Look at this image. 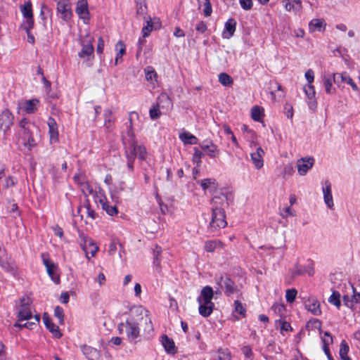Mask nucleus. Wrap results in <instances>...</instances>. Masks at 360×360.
<instances>
[{
    "label": "nucleus",
    "instance_id": "obj_1",
    "mask_svg": "<svg viewBox=\"0 0 360 360\" xmlns=\"http://www.w3.org/2000/svg\"><path fill=\"white\" fill-rule=\"evenodd\" d=\"M226 199V195H221V196H214L211 200L212 216L208 226L211 231H217L227 226L225 211L222 207H219V205H221Z\"/></svg>",
    "mask_w": 360,
    "mask_h": 360
},
{
    "label": "nucleus",
    "instance_id": "obj_2",
    "mask_svg": "<svg viewBox=\"0 0 360 360\" xmlns=\"http://www.w3.org/2000/svg\"><path fill=\"white\" fill-rule=\"evenodd\" d=\"M117 328L120 334H122L124 330L127 340L129 342L136 344L140 340V329L139 323L134 318L131 317L127 319L124 323H120L118 325Z\"/></svg>",
    "mask_w": 360,
    "mask_h": 360
},
{
    "label": "nucleus",
    "instance_id": "obj_3",
    "mask_svg": "<svg viewBox=\"0 0 360 360\" xmlns=\"http://www.w3.org/2000/svg\"><path fill=\"white\" fill-rule=\"evenodd\" d=\"M214 280L217 286L219 287L226 297L240 293L238 286L229 275H216Z\"/></svg>",
    "mask_w": 360,
    "mask_h": 360
},
{
    "label": "nucleus",
    "instance_id": "obj_4",
    "mask_svg": "<svg viewBox=\"0 0 360 360\" xmlns=\"http://www.w3.org/2000/svg\"><path fill=\"white\" fill-rule=\"evenodd\" d=\"M85 37L86 39H83L81 41L82 48L81 51L78 53V56L84 60L88 62L94 58V48L93 46V42L94 39L93 37L90 36L89 34H86Z\"/></svg>",
    "mask_w": 360,
    "mask_h": 360
},
{
    "label": "nucleus",
    "instance_id": "obj_5",
    "mask_svg": "<svg viewBox=\"0 0 360 360\" xmlns=\"http://www.w3.org/2000/svg\"><path fill=\"white\" fill-rule=\"evenodd\" d=\"M20 305L18 312V321L31 319L32 318V314L30 307L32 303L31 300L29 297H23L20 300Z\"/></svg>",
    "mask_w": 360,
    "mask_h": 360
},
{
    "label": "nucleus",
    "instance_id": "obj_6",
    "mask_svg": "<svg viewBox=\"0 0 360 360\" xmlns=\"http://www.w3.org/2000/svg\"><path fill=\"white\" fill-rule=\"evenodd\" d=\"M333 83L336 84L340 88H344L342 85L343 83L345 84H349L351 86L354 91L358 90L357 85L354 83L353 79L349 77V75L346 73H334L333 74Z\"/></svg>",
    "mask_w": 360,
    "mask_h": 360
},
{
    "label": "nucleus",
    "instance_id": "obj_7",
    "mask_svg": "<svg viewBox=\"0 0 360 360\" xmlns=\"http://www.w3.org/2000/svg\"><path fill=\"white\" fill-rule=\"evenodd\" d=\"M131 313H136L138 315H141V320L143 321L145 323L144 330L147 333H150L153 330V327L152 324L151 319L149 316V311L143 308L141 306H139L134 309L131 310Z\"/></svg>",
    "mask_w": 360,
    "mask_h": 360
},
{
    "label": "nucleus",
    "instance_id": "obj_8",
    "mask_svg": "<svg viewBox=\"0 0 360 360\" xmlns=\"http://www.w3.org/2000/svg\"><path fill=\"white\" fill-rule=\"evenodd\" d=\"M57 11L64 21H69L72 16L71 6L69 0H60L57 4Z\"/></svg>",
    "mask_w": 360,
    "mask_h": 360
},
{
    "label": "nucleus",
    "instance_id": "obj_9",
    "mask_svg": "<svg viewBox=\"0 0 360 360\" xmlns=\"http://www.w3.org/2000/svg\"><path fill=\"white\" fill-rule=\"evenodd\" d=\"M14 116L12 112L6 109L0 114V129L4 132L10 129L13 123Z\"/></svg>",
    "mask_w": 360,
    "mask_h": 360
},
{
    "label": "nucleus",
    "instance_id": "obj_10",
    "mask_svg": "<svg viewBox=\"0 0 360 360\" xmlns=\"http://www.w3.org/2000/svg\"><path fill=\"white\" fill-rule=\"evenodd\" d=\"M200 147L210 158H215L219 156L220 150L217 146L211 141H205L200 144Z\"/></svg>",
    "mask_w": 360,
    "mask_h": 360
},
{
    "label": "nucleus",
    "instance_id": "obj_11",
    "mask_svg": "<svg viewBox=\"0 0 360 360\" xmlns=\"http://www.w3.org/2000/svg\"><path fill=\"white\" fill-rule=\"evenodd\" d=\"M304 274H307L309 276H311L314 274V264L313 262L311 261L309 264L307 266H302L297 263L295 264L294 269L292 271V277H295L297 276H301Z\"/></svg>",
    "mask_w": 360,
    "mask_h": 360
},
{
    "label": "nucleus",
    "instance_id": "obj_12",
    "mask_svg": "<svg viewBox=\"0 0 360 360\" xmlns=\"http://www.w3.org/2000/svg\"><path fill=\"white\" fill-rule=\"evenodd\" d=\"M75 11L84 23L89 20V12L86 0H78Z\"/></svg>",
    "mask_w": 360,
    "mask_h": 360
},
{
    "label": "nucleus",
    "instance_id": "obj_13",
    "mask_svg": "<svg viewBox=\"0 0 360 360\" xmlns=\"http://www.w3.org/2000/svg\"><path fill=\"white\" fill-rule=\"evenodd\" d=\"M214 296V290L210 286H205L200 292V295L198 297L197 300L199 304L202 302H206V304H214L212 302V300Z\"/></svg>",
    "mask_w": 360,
    "mask_h": 360
},
{
    "label": "nucleus",
    "instance_id": "obj_14",
    "mask_svg": "<svg viewBox=\"0 0 360 360\" xmlns=\"http://www.w3.org/2000/svg\"><path fill=\"white\" fill-rule=\"evenodd\" d=\"M82 250L85 252L86 257L89 259V254L94 257L98 250L94 242L91 238H84L83 242L81 244Z\"/></svg>",
    "mask_w": 360,
    "mask_h": 360
},
{
    "label": "nucleus",
    "instance_id": "obj_15",
    "mask_svg": "<svg viewBox=\"0 0 360 360\" xmlns=\"http://www.w3.org/2000/svg\"><path fill=\"white\" fill-rule=\"evenodd\" d=\"M314 163V159L313 158H309L307 160L301 158L297 161L298 173L302 176L305 175L308 170L313 167Z\"/></svg>",
    "mask_w": 360,
    "mask_h": 360
},
{
    "label": "nucleus",
    "instance_id": "obj_16",
    "mask_svg": "<svg viewBox=\"0 0 360 360\" xmlns=\"http://www.w3.org/2000/svg\"><path fill=\"white\" fill-rule=\"evenodd\" d=\"M163 101H165L169 104L171 103V101L169 100L168 96H162L161 97H159L158 102L155 105H153L149 111L150 117L152 120H155L160 117L161 112L160 110V103Z\"/></svg>",
    "mask_w": 360,
    "mask_h": 360
},
{
    "label": "nucleus",
    "instance_id": "obj_17",
    "mask_svg": "<svg viewBox=\"0 0 360 360\" xmlns=\"http://www.w3.org/2000/svg\"><path fill=\"white\" fill-rule=\"evenodd\" d=\"M305 308L314 316H319L321 314L320 309V302L314 297L309 298L304 302Z\"/></svg>",
    "mask_w": 360,
    "mask_h": 360
},
{
    "label": "nucleus",
    "instance_id": "obj_18",
    "mask_svg": "<svg viewBox=\"0 0 360 360\" xmlns=\"http://www.w3.org/2000/svg\"><path fill=\"white\" fill-rule=\"evenodd\" d=\"M43 321L46 328L53 334L55 338H59L62 336L58 326L52 323L46 313L43 315Z\"/></svg>",
    "mask_w": 360,
    "mask_h": 360
},
{
    "label": "nucleus",
    "instance_id": "obj_19",
    "mask_svg": "<svg viewBox=\"0 0 360 360\" xmlns=\"http://www.w3.org/2000/svg\"><path fill=\"white\" fill-rule=\"evenodd\" d=\"M236 21L233 18H229L225 23L224 29L222 32V37L224 39H230L236 31Z\"/></svg>",
    "mask_w": 360,
    "mask_h": 360
},
{
    "label": "nucleus",
    "instance_id": "obj_20",
    "mask_svg": "<svg viewBox=\"0 0 360 360\" xmlns=\"http://www.w3.org/2000/svg\"><path fill=\"white\" fill-rule=\"evenodd\" d=\"M264 151L261 147H258L256 151L251 153V160L256 169H261L264 165L263 156Z\"/></svg>",
    "mask_w": 360,
    "mask_h": 360
},
{
    "label": "nucleus",
    "instance_id": "obj_21",
    "mask_svg": "<svg viewBox=\"0 0 360 360\" xmlns=\"http://www.w3.org/2000/svg\"><path fill=\"white\" fill-rule=\"evenodd\" d=\"M0 266L8 272L14 273L13 265L8 261V257L4 249L0 247Z\"/></svg>",
    "mask_w": 360,
    "mask_h": 360
},
{
    "label": "nucleus",
    "instance_id": "obj_22",
    "mask_svg": "<svg viewBox=\"0 0 360 360\" xmlns=\"http://www.w3.org/2000/svg\"><path fill=\"white\" fill-rule=\"evenodd\" d=\"M37 129L36 128H27L22 131V138L24 141V145L29 147L30 149L32 147L36 145L35 140L33 138L32 133L33 130Z\"/></svg>",
    "mask_w": 360,
    "mask_h": 360
},
{
    "label": "nucleus",
    "instance_id": "obj_23",
    "mask_svg": "<svg viewBox=\"0 0 360 360\" xmlns=\"http://www.w3.org/2000/svg\"><path fill=\"white\" fill-rule=\"evenodd\" d=\"M324 202L329 208L334 205L331 192V184L328 181H326L325 186L323 188Z\"/></svg>",
    "mask_w": 360,
    "mask_h": 360
},
{
    "label": "nucleus",
    "instance_id": "obj_24",
    "mask_svg": "<svg viewBox=\"0 0 360 360\" xmlns=\"http://www.w3.org/2000/svg\"><path fill=\"white\" fill-rule=\"evenodd\" d=\"M162 345L167 354H174L176 353L177 349L175 347L174 342L167 335H163L162 336Z\"/></svg>",
    "mask_w": 360,
    "mask_h": 360
},
{
    "label": "nucleus",
    "instance_id": "obj_25",
    "mask_svg": "<svg viewBox=\"0 0 360 360\" xmlns=\"http://www.w3.org/2000/svg\"><path fill=\"white\" fill-rule=\"evenodd\" d=\"M81 351L89 360H96L98 358L99 352L90 346H81Z\"/></svg>",
    "mask_w": 360,
    "mask_h": 360
},
{
    "label": "nucleus",
    "instance_id": "obj_26",
    "mask_svg": "<svg viewBox=\"0 0 360 360\" xmlns=\"http://www.w3.org/2000/svg\"><path fill=\"white\" fill-rule=\"evenodd\" d=\"M48 125L51 141H57L58 139V131L56 120L53 117H49L48 120Z\"/></svg>",
    "mask_w": 360,
    "mask_h": 360
},
{
    "label": "nucleus",
    "instance_id": "obj_27",
    "mask_svg": "<svg viewBox=\"0 0 360 360\" xmlns=\"http://www.w3.org/2000/svg\"><path fill=\"white\" fill-rule=\"evenodd\" d=\"M158 23L153 22L150 17L146 19V25L142 28V37L146 38L149 36L150 33L154 30L157 29Z\"/></svg>",
    "mask_w": 360,
    "mask_h": 360
},
{
    "label": "nucleus",
    "instance_id": "obj_28",
    "mask_svg": "<svg viewBox=\"0 0 360 360\" xmlns=\"http://www.w3.org/2000/svg\"><path fill=\"white\" fill-rule=\"evenodd\" d=\"M333 75H324L323 77V83L325 91L328 94H333L335 92V89L333 86Z\"/></svg>",
    "mask_w": 360,
    "mask_h": 360
},
{
    "label": "nucleus",
    "instance_id": "obj_29",
    "mask_svg": "<svg viewBox=\"0 0 360 360\" xmlns=\"http://www.w3.org/2000/svg\"><path fill=\"white\" fill-rule=\"evenodd\" d=\"M304 91L305 92L307 97L311 101L309 103V105L310 108H312L316 105V102L313 101L315 98L316 94L314 86L312 84L305 85L304 87Z\"/></svg>",
    "mask_w": 360,
    "mask_h": 360
},
{
    "label": "nucleus",
    "instance_id": "obj_30",
    "mask_svg": "<svg viewBox=\"0 0 360 360\" xmlns=\"http://www.w3.org/2000/svg\"><path fill=\"white\" fill-rule=\"evenodd\" d=\"M1 181L3 189H6L11 186H14L18 182V180L15 177L12 176H6L4 172L3 176H1Z\"/></svg>",
    "mask_w": 360,
    "mask_h": 360
},
{
    "label": "nucleus",
    "instance_id": "obj_31",
    "mask_svg": "<svg viewBox=\"0 0 360 360\" xmlns=\"http://www.w3.org/2000/svg\"><path fill=\"white\" fill-rule=\"evenodd\" d=\"M179 139L184 144H197L198 139L189 132L185 131L179 135Z\"/></svg>",
    "mask_w": 360,
    "mask_h": 360
},
{
    "label": "nucleus",
    "instance_id": "obj_32",
    "mask_svg": "<svg viewBox=\"0 0 360 360\" xmlns=\"http://www.w3.org/2000/svg\"><path fill=\"white\" fill-rule=\"evenodd\" d=\"M129 148L126 150V158L127 161L134 162L136 157V141L129 142Z\"/></svg>",
    "mask_w": 360,
    "mask_h": 360
},
{
    "label": "nucleus",
    "instance_id": "obj_33",
    "mask_svg": "<svg viewBox=\"0 0 360 360\" xmlns=\"http://www.w3.org/2000/svg\"><path fill=\"white\" fill-rule=\"evenodd\" d=\"M39 104V100L34 98L25 101L24 108L27 113L32 114L37 111V105Z\"/></svg>",
    "mask_w": 360,
    "mask_h": 360
},
{
    "label": "nucleus",
    "instance_id": "obj_34",
    "mask_svg": "<svg viewBox=\"0 0 360 360\" xmlns=\"http://www.w3.org/2000/svg\"><path fill=\"white\" fill-rule=\"evenodd\" d=\"M199 304V313L201 316L207 317L212 313L214 304L210 305L208 304H206V302H202Z\"/></svg>",
    "mask_w": 360,
    "mask_h": 360
},
{
    "label": "nucleus",
    "instance_id": "obj_35",
    "mask_svg": "<svg viewBox=\"0 0 360 360\" xmlns=\"http://www.w3.org/2000/svg\"><path fill=\"white\" fill-rule=\"evenodd\" d=\"M20 11L25 18H34L32 4L30 1L25 2L22 6H21Z\"/></svg>",
    "mask_w": 360,
    "mask_h": 360
},
{
    "label": "nucleus",
    "instance_id": "obj_36",
    "mask_svg": "<svg viewBox=\"0 0 360 360\" xmlns=\"http://www.w3.org/2000/svg\"><path fill=\"white\" fill-rule=\"evenodd\" d=\"M323 25H326L323 20L313 19L309 24V29L311 32L321 31Z\"/></svg>",
    "mask_w": 360,
    "mask_h": 360
},
{
    "label": "nucleus",
    "instance_id": "obj_37",
    "mask_svg": "<svg viewBox=\"0 0 360 360\" xmlns=\"http://www.w3.org/2000/svg\"><path fill=\"white\" fill-rule=\"evenodd\" d=\"M349 351V347L347 342L345 340H342L340 345V356L342 360H351V359L347 356V354Z\"/></svg>",
    "mask_w": 360,
    "mask_h": 360
},
{
    "label": "nucleus",
    "instance_id": "obj_38",
    "mask_svg": "<svg viewBox=\"0 0 360 360\" xmlns=\"http://www.w3.org/2000/svg\"><path fill=\"white\" fill-rule=\"evenodd\" d=\"M218 248H222V243L220 240H207L205 243V250L207 252H213Z\"/></svg>",
    "mask_w": 360,
    "mask_h": 360
},
{
    "label": "nucleus",
    "instance_id": "obj_39",
    "mask_svg": "<svg viewBox=\"0 0 360 360\" xmlns=\"http://www.w3.org/2000/svg\"><path fill=\"white\" fill-rule=\"evenodd\" d=\"M100 203L102 205L103 210L109 215L113 216L117 214L118 211L115 205H110L107 201H104L103 200H100Z\"/></svg>",
    "mask_w": 360,
    "mask_h": 360
},
{
    "label": "nucleus",
    "instance_id": "obj_40",
    "mask_svg": "<svg viewBox=\"0 0 360 360\" xmlns=\"http://www.w3.org/2000/svg\"><path fill=\"white\" fill-rule=\"evenodd\" d=\"M328 302L339 309L341 306L340 292L337 290H333L332 295L328 298Z\"/></svg>",
    "mask_w": 360,
    "mask_h": 360
},
{
    "label": "nucleus",
    "instance_id": "obj_41",
    "mask_svg": "<svg viewBox=\"0 0 360 360\" xmlns=\"http://www.w3.org/2000/svg\"><path fill=\"white\" fill-rule=\"evenodd\" d=\"M219 82L225 86H229L233 83L232 77L226 72H221L219 75Z\"/></svg>",
    "mask_w": 360,
    "mask_h": 360
},
{
    "label": "nucleus",
    "instance_id": "obj_42",
    "mask_svg": "<svg viewBox=\"0 0 360 360\" xmlns=\"http://www.w3.org/2000/svg\"><path fill=\"white\" fill-rule=\"evenodd\" d=\"M306 328L309 330L317 329L319 333H321V322L317 319H312L309 320L306 325Z\"/></svg>",
    "mask_w": 360,
    "mask_h": 360
},
{
    "label": "nucleus",
    "instance_id": "obj_43",
    "mask_svg": "<svg viewBox=\"0 0 360 360\" xmlns=\"http://www.w3.org/2000/svg\"><path fill=\"white\" fill-rule=\"evenodd\" d=\"M262 116V112L261 108L259 106H254L251 110V117L254 121L259 122L261 121Z\"/></svg>",
    "mask_w": 360,
    "mask_h": 360
},
{
    "label": "nucleus",
    "instance_id": "obj_44",
    "mask_svg": "<svg viewBox=\"0 0 360 360\" xmlns=\"http://www.w3.org/2000/svg\"><path fill=\"white\" fill-rule=\"evenodd\" d=\"M34 18H25V20H23L20 25V27L25 32L31 31V30L34 27Z\"/></svg>",
    "mask_w": 360,
    "mask_h": 360
},
{
    "label": "nucleus",
    "instance_id": "obj_45",
    "mask_svg": "<svg viewBox=\"0 0 360 360\" xmlns=\"http://www.w3.org/2000/svg\"><path fill=\"white\" fill-rule=\"evenodd\" d=\"M136 154L140 160H145L147 154L146 149L143 146H138L136 141Z\"/></svg>",
    "mask_w": 360,
    "mask_h": 360
},
{
    "label": "nucleus",
    "instance_id": "obj_46",
    "mask_svg": "<svg viewBox=\"0 0 360 360\" xmlns=\"http://www.w3.org/2000/svg\"><path fill=\"white\" fill-rule=\"evenodd\" d=\"M194 153L193 155V161L199 166L201 164V159L204 157V153L200 150L198 148L195 147L193 148Z\"/></svg>",
    "mask_w": 360,
    "mask_h": 360
},
{
    "label": "nucleus",
    "instance_id": "obj_47",
    "mask_svg": "<svg viewBox=\"0 0 360 360\" xmlns=\"http://www.w3.org/2000/svg\"><path fill=\"white\" fill-rule=\"evenodd\" d=\"M231 352L228 349L220 348L218 350V360H231Z\"/></svg>",
    "mask_w": 360,
    "mask_h": 360
},
{
    "label": "nucleus",
    "instance_id": "obj_48",
    "mask_svg": "<svg viewBox=\"0 0 360 360\" xmlns=\"http://www.w3.org/2000/svg\"><path fill=\"white\" fill-rule=\"evenodd\" d=\"M146 79L147 81L152 82L154 79H156L158 75L155 70L152 67H147L145 69Z\"/></svg>",
    "mask_w": 360,
    "mask_h": 360
},
{
    "label": "nucleus",
    "instance_id": "obj_49",
    "mask_svg": "<svg viewBox=\"0 0 360 360\" xmlns=\"http://www.w3.org/2000/svg\"><path fill=\"white\" fill-rule=\"evenodd\" d=\"M344 304L348 307V308H353L354 307V302H357V299L356 297V295H354L352 297H350L349 295H344L342 297Z\"/></svg>",
    "mask_w": 360,
    "mask_h": 360
},
{
    "label": "nucleus",
    "instance_id": "obj_50",
    "mask_svg": "<svg viewBox=\"0 0 360 360\" xmlns=\"http://www.w3.org/2000/svg\"><path fill=\"white\" fill-rule=\"evenodd\" d=\"M297 291L295 288L288 289L285 293L286 301L289 303H292L295 301Z\"/></svg>",
    "mask_w": 360,
    "mask_h": 360
},
{
    "label": "nucleus",
    "instance_id": "obj_51",
    "mask_svg": "<svg viewBox=\"0 0 360 360\" xmlns=\"http://www.w3.org/2000/svg\"><path fill=\"white\" fill-rule=\"evenodd\" d=\"M104 117L105 125L108 129H110L112 127V124L114 122V120L112 119V111L109 109L105 110L104 112Z\"/></svg>",
    "mask_w": 360,
    "mask_h": 360
},
{
    "label": "nucleus",
    "instance_id": "obj_52",
    "mask_svg": "<svg viewBox=\"0 0 360 360\" xmlns=\"http://www.w3.org/2000/svg\"><path fill=\"white\" fill-rule=\"evenodd\" d=\"M241 351L245 356V359L247 360H252L254 354L252 352V348L249 345L243 346L241 348Z\"/></svg>",
    "mask_w": 360,
    "mask_h": 360
},
{
    "label": "nucleus",
    "instance_id": "obj_53",
    "mask_svg": "<svg viewBox=\"0 0 360 360\" xmlns=\"http://www.w3.org/2000/svg\"><path fill=\"white\" fill-rule=\"evenodd\" d=\"M46 269L49 276L51 278L52 281L57 283H59V276H54V270L56 269L55 264H50L49 266H46Z\"/></svg>",
    "mask_w": 360,
    "mask_h": 360
},
{
    "label": "nucleus",
    "instance_id": "obj_54",
    "mask_svg": "<svg viewBox=\"0 0 360 360\" xmlns=\"http://www.w3.org/2000/svg\"><path fill=\"white\" fill-rule=\"evenodd\" d=\"M20 321H17L13 324L14 328H18L19 330H21L24 328H27L28 329H33L34 326H36L35 322H27L24 324H21L19 323Z\"/></svg>",
    "mask_w": 360,
    "mask_h": 360
},
{
    "label": "nucleus",
    "instance_id": "obj_55",
    "mask_svg": "<svg viewBox=\"0 0 360 360\" xmlns=\"http://www.w3.org/2000/svg\"><path fill=\"white\" fill-rule=\"evenodd\" d=\"M54 316L59 319V323H63V309L60 306H57L54 309Z\"/></svg>",
    "mask_w": 360,
    "mask_h": 360
},
{
    "label": "nucleus",
    "instance_id": "obj_56",
    "mask_svg": "<svg viewBox=\"0 0 360 360\" xmlns=\"http://www.w3.org/2000/svg\"><path fill=\"white\" fill-rule=\"evenodd\" d=\"M216 180L214 179H205L201 181L200 186L203 190L207 189L211 185H215Z\"/></svg>",
    "mask_w": 360,
    "mask_h": 360
},
{
    "label": "nucleus",
    "instance_id": "obj_57",
    "mask_svg": "<svg viewBox=\"0 0 360 360\" xmlns=\"http://www.w3.org/2000/svg\"><path fill=\"white\" fill-rule=\"evenodd\" d=\"M129 125L127 126L126 134L128 136V137L131 139V141L129 142H131L132 141H136V139L135 134L132 127V120L131 117L129 119Z\"/></svg>",
    "mask_w": 360,
    "mask_h": 360
},
{
    "label": "nucleus",
    "instance_id": "obj_58",
    "mask_svg": "<svg viewBox=\"0 0 360 360\" xmlns=\"http://www.w3.org/2000/svg\"><path fill=\"white\" fill-rule=\"evenodd\" d=\"M19 126L22 129V131L27 128H36V126L34 124L30 123L26 118H23L20 121Z\"/></svg>",
    "mask_w": 360,
    "mask_h": 360
},
{
    "label": "nucleus",
    "instance_id": "obj_59",
    "mask_svg": "<svg viewBox=\"0 0 360 360\" xmlns=\"http://www.w3.org/2000/svg\"><path fill=\"white\" fill-rule=\"evenodd\" d=\"M115 49L119 56H122L125 53L126 46L123 41H119L115 45Z\"/></svg>",
    "mask_w": 360,
    "mask_h": 360
},
{
    "label": "nucleus",
    "instance_id": "obj_60",
    "mask_svg": "<svg viewBox=\"0 0 360 360\" xmlns=\"http://www.w3.org/2000/svg\"><path fill=\"white\" fill-rule=\"evenodd\" d=\"M235 311L240 315H244L245 313V309L242 305V303L239 300L234 302Z\"/></svg>",
    "mask_w": 360,
    "mask_h": 360
},
{
    "label": "nucleus",
    "instance_id": "obj_61",
    "mask_svg": "<svg viewBox=\"0 0 360 360\" xmlns=\"http://www.w3.org/2000/svg\"><path fill=\"white\" fill-rule=\"evenodd\" d=\"M239 3L243 9L245 11L250 10L252 7V0H239Z\"/></svg>",
    "mask_w": 360,
    "mask_h": 360
},
{
    "label": "nucleus",
    "instance_id": "obj_62",
    "mask_svg": "<svg viewBox=\"0 0 360 360\" xmlns=\"http://www.w3.org/2000/svg\"><path fill=\"white\" fill-rule=\"evenodd\" d=\"M272 309L274 311L275 313L281 315L283 313V311H285V307L281 304H274L272 306Z\"/></svg>",
    "mask_w": 360,
    "mask_h": 360
},
{
    "label": "nucleus",
    "instance_id": "obj_63",
    "mask_svg": "<svg viewBox=\"0 0 360 360\" xmlns=\"http://www.w3.org/2000/svg\"><path fill=\"white\" fill-rule=\"evenodd\" d=\"M204 15L205 16H210L212 13V6L210 0H205V2Z\"/></svg>",
    "mask_w": 360,
    "mask_h": 360
},
{
    "label": "nucleus",
    "instance_id": "obj_64",
    "mask_svg": "<svg viewBox=\"0 0 360 360\" xmlns=\"http://www.w3.org/2000/svg\"><path fill=\"white\" fill-rule=\"evenodd\" d=\"M207 29V27L206 23L203 21L199 22L197 24L196 27H195V30L202 34L205 33L206 32Z\"/></svg>",
    "mask_w": 360,
    "mask_h": 360
}]
</instances>
